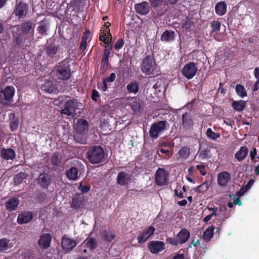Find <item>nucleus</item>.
<instances>
[{
  "label": "nucleus",
  "instance_id": "393cba45",
  "mask_svg": "<svg viewBox=\"0 0 259 259\" xmlns=\"http://www.w3.org/2000/svg\"><path fill=\"white\" fill-rule=\"evenodd\" d=\"M78 170L76 167H71L66 171V177L69 180L76 181L78 179Z\"/></svg>",
  "mask_w": 259,
  "mask_h": 259
},
{
  "label": "nucleus",
  "instance_id": "338daca9",
  "mask_svg": "<svg viewBox=\"0 0 259 259\" xmlns=\"http://www.w3.org/2000/svg\"><path fill=\"white\" fill-rule=\"evenodd\" d=\"M87 47V41L81 40L80 46H79L80 50L83 51L86 49Z\"/></svg>",
  "mask_w": 259,
  "mask_h": 259
},
{
  "label": "nucleus",
  "instance_id": "3c124183",
  "mask_svg": "<svg viewBox=\"0 0 259 259\" xmlns=\"http://www.w3.org/2000/svg\"><path fill=\"white\" fill-rule=\"evenodd\" d=\"M154 66H141L142 71L147 75H154Z\"/></svg>",
  "mask_w": 259,
  "mask_h": 259
},
{
  "label": "nucleus",
  "instance_id": "79ce46f5",
  "mask_svg": "<svg viewBox=\"0 0 259 259\" xmlns=\"http://www.w3.org/2000/svg\"><path fill=\"white\" fill-rule=\"evenodd\" d=\"M111 46L109 48H107V46H105L102 60V65H108V60L110 54V50H111Z\"/></svg>",
  "mask_w": 259,
  "mask_h": 259
},
{
  "label": "nucleus",
  "instance_id": "39448f33",
  "mask_svg": "<svg viewBox=\"0 0 259 259\" xmlns=\"http://www.w3.org/2000/svg\"><path fill=\"white\" fill-rule=\"evenodd\" d=\"M81 106L82 104L75 99L68 100L65 102L64 108L61 110V113L68 116L76 115L77 113L76 110Z\"/></svg>",
  "mask_w": 259,
  "mask_h": 259
},
{
  "label": "nucleus",
  "instance_id": "2f4dec72",
  "mask_svg": "<svg viewBox=\"0 0 259 259\" xmlns=\"http://www.w3.org/2000/svg\"><path fill=\"white\" fill-rule=\"evenodd\" d=\"M142 101L137 98H133L131 102V106L134 112H139L142 108Z\"/></svg>",
  "mask_w": 259,
  "mask_h": 259
},
{
  "label": "nucleus",
  "instance_id": "c03bdc74",
  "mask_svg": "<svg viewBox=\"0 0 259 259\" xmlns=\"http://www.w3.org/2000/svg\"><path fill=\"white\" fill-rule=\"evenodd\" d=\"M82 204V199L78 196H75L72 198L71 206L73 208L78 209L80 207Z\"/></svg>",
  "mask_w": 259,
  "mask_h": 259
},
{
  "label": "nucleus",
  "instance_id": "e433bc0d",
  "mask_svg": "<svg viewBox=\"0 0 259 259\" xmlns=\"http://www.w3.org/2000/svg\"><path fill=\"white\" fill-rule=\"evenodd\" d=\"M233 58V53L230 50H226L224 53L221 56L220 59L224 61V64H229V60Z\"/></svg>",
  "mask_w": 259,
  "mask_h": 259
},
{
  "label": "nucleus",
  "instance_id": "412c9836",
  "mask_svg": "<svg viewBox=\"0 0 259 259\" xmlns=\"http://www.w3.org/2000/svg\"><path fill=\"white\" fill-rule=\"evenodd\" d=\"M33 215L30 211H25L20 213L17 217V222L19 224L28 223L32 219Z\"/></svg>",
  "mask_w": 259,
  "mask_h": 259
},
{
  "label": "nucleus",
  "instance_id": "f8f14e48",
  "mask_svg": "<svg viewBox=\"0 0 259 259\" xmlns=\"http://www.w3.org/2000/svg\"><path fill=\"white\" fill-rule=\"evenodd\" d=\"M28 10V6L27 4L20 2L16 6L14 10V13L19 19L23 18L26 15Z\"/></svg>",
  "mask_w": 259,
  "mask_h": 259
},
{
  "label": "nucleus",
  "instance_id": "864d4df0",
  "mask_svg": "<svg viewBox=\"0 0 259 259\" xmlns=\"http://www.w3.org/2000/svg\"><path fill=\"white\" fill-rule=\"evenodd\" d=\"M37 30L42 35H47L46 24L42 21L40 22L39 25L37 27Z\"/></svg>",
  "mask_w": 259,
  "mask_h": 259
},
{
  "label": "nucleus",
  "instance_id": "f704fd0d",
  "mask_svg": "<svg viewBox=\"0 0 259 259\" xmlns=\"http://www.w3.org/2000/svg\"><path fill=\"white\" fill-rule=\"evenodd\" d=\"M179 158L186 159L190 155V149L187 146L182 147L178 152Z\"/></svg>",
  "mask_w": 259,
  "mask_h": 259
},
{
  "label": "nucleus",
  "instance_id": "4c0bfd02",
  "mask_svg": "<svg viewBox=\"0 0 259 259\" xmlns=\"http://www.w3.org/2000/svg\"><path fill=\"white\" fill-rule=\"evenodd\" d=\"M214 228L212 226L208 227L204 232L203 237L204 240L206 241H209L213 235V231Z\"/></svg>",
  "mask_w": 259,
  "mask_h": 259
},
{
  "label": "nucleus",
  "instance_id": "f257e3e1",
  "mask_svg": "<svg viewBox=\"0 0 259 259\" xmlns=\"http://www.w3.org/2000/svg\"><path fill=\"white\" fill-rule=\"evenodd\" d=\"M75 129L76 132L74 136L75 140L80 144H85L87 139L84 135L89 130L88 122L84 119H78L75 125Z\"/></svg>",
  "mask_w": 259,
  "mask_h": 259
},
{
  "label": "nucleus",
  "instance_id": "9b49d317",
  "mask_svg": "<svg viewBox=\"0 0 259 259\" xmlns=\"http://www.w3.org/2000/svg\"><path fill=\"white\" fill-rule=\"evenodd\" d=\"M182 126L187 131L191 130L194 125V121L192 115L190 113L186 112L182 116Z\"/></svg>",
  "mask_w": 259,
  "mask_h": 259
},
{
  "label": "nucleus",
  "instance_id": "4be33fe9",
  "mask_svg": "<svg viewBox=\"0 0 259 259\" xmlns=\"http://www.w3.org/2000/svg\"><path fill=\"white\" fill-rule=\"evenodd\" d=\"M230 179V174L225 171L218 175L217 182L220 186H225L227 185Z\"/></svg>",
  "mask_w": 259,
  "mask_h": 259
},
{
  "label": "nucleus",
  "instance_id": "052dcab7",
  "mask_svg": "<svg viewBox=\"0 0 259 259\" xmlns=\"http://www.w3.org/2000/svg\"><path fill=\"white\" fill-rule=\"evenodd\" d=\"M99 97V92L95 89L92 91V99L94 101H97L98 98Z\"/></svg>",
  "mask_w": 259,
  "mask_h": 259
},
{
  "label": "nucleus",
  "instance_id": "cd10ccee",
  "mask_svg": "<svg viewBox=\"0 0 259 259\" xmlns=\"http://www.w3.org/2000/svg\"><path fill=\"white\" fill-rule=\"evenodd\" d=\"M233 108L237 111H242L246 106V102L243 100L234 101L231 104Z\"/></svg>",
  "mask_w": 259,
  "mask_h": 259
},
{
  "label": "nucleus",
  "instance_id": "a878e982",
  "mask_svg": "<svg viewBox=\"0 0 259 259\" xmlns=\"http://www.w3.org/2000/svg\"><path fill=\"white\" fill-rule=\"evenodd\" d=\"M175 38V33L174 31L169 30H165L161 36V41L169 42L174 40Z\"/></svg>",
  "mask_w": 259,
  "mask_h": 259
},
{
  "label": "nucleus",
  "instance_id": "4468645a",
  "mask_svg": "<svg viewBox=\"0 0 259 259\" xmlns=\"http://www.w3.org/2000/svg\"><path fill=\"white\" fill-rule=\"evenodd\" d=\"M69 66H67L66 67H65V66H59L57 72L59 79L64 80L69 78L71 74Z\"/></svg>",
  "mask_w": 259,
  "mask_h": 259
},
{
  "label": "nucleus",
  "instance_id": "dca6fc26",
  "mask_svg": "<svg viewBox=\"0 0 259 259\" xmlns=\"http://www.w3.org/2000/svg\"><path fill=\"white\" fill-rule=\"evenodd\" d=\"M20 29L24 35H26L28 33H32L33 34L34 26L33 25V23L30 20L25 21L20 25Z\"/></svg>",
  "mask_w": 259,
  "mask_h": 259
},
{
  "label": "nucleus",
  "instance_id": "72a5a7b5",
  "mask_svg": "<svg viewBox=\"0 0 259 259\" xmlns=\"http://www.w3.org/2000/svg\"><path fill=\"white\" fill-rule=\"evenodd\" d=\"M115 235L110 230H104L102 232V240L107 241L111 242L114 238Z\"/></svg>",
  "mask_w": 259,
  "mask_h": 259
},
{
  "label": "nucleus",
  "instance_id": "aec40b11",
  "mask_svg": "<svg viewBox=\"0 0 259 259\" xmlns=\"http://www.w3.org/2000/svg\"><path fill=\"white\" fill-rule=\"evenodd\" d=\"M1 156L4 159L13 160L16 157V153L14 150L12 148H3L1 151Z\"/></svg>",
  "mask_w": 259,
  "mask_h": 259
},
{
  "label": "nucleus",
  "instance_id": "bb28decb",
  "mask_svg": "<svg viewBox=\"0 0 259 259\" xmlns=\"http://www.w3.org/2000/svg\"><path fill=\"white\" fill-rule=\"evenodd\" d=\"M9 117L11 120L9 123L11 131L12 132L15 131L18 127L19 118L16 117L14 113H10L9 114Z\"/></svg>",
  "mask_w": 259,
  "mask_h": 259
},
{
  "label": "nucleus",
  "instance_id": "680f3d73",
  "mask_svg": "<svg viewBox=\"0 0 259 259\" xmlns=\"http://www.w3.org/2000/svg\"><path fill=\"white\" fill-rule=\"evenodd\" d=\"M196 168L199 170L200 173L202 176H205L206 175V172L205 171V166L204 165H196Z\"/></svg>",
  "mask_w": 259,
  "mask_h": 259
},
{
  "label": "nucleus",
  "instance_id": "2eb2a0df",
  "mask_svg": "<svg viewBox=\"0 0 259 259\" xmlns=\"http://www.w3.org/2000/svg\"><path fill=\"white\" fill-rule=\"evenodd\" d=\"M136 12L141 15H145L150 11V7L148 2H143L135 5Z\"/></svg>",
  "mask_w": 259,
  "mask_h": 259
},
{
  "label": "nucleus",
  "instance_id": "a18cd8bd",
  "mask_svg": "<svg viewBox=\"0 0 259 259\" xmlns=\"http://www.w3.org/2000/svg\"><path fill=\"white\" fill-rule=\"evenodd\" d=\"M99 39L100 41L106 44V46H107V48H109L110 47L109 45L111 42L112 38L109 37H106L105 33L101 32L99 37Z\"/></svg>",
  "mask_w": 259,
  "mask_h": 259
},
{
  "label": "nucleus",
  "instance_id": "f03ea898",
  "mask_svg": "<svg viewBox=\"0 0 259 259\" xmlns=\"http://www.w3.org/2000/svg\"><path fill=\"white\" fill-rule=\"evenodd\" d=\"M104 156V149L100 146H93L87 152V158L92 164L101 162Z\"/></svg>",
  "mask_w": 259,
  "mask_h": 259
},
{
  "label": "nucleus",
  "instance_id": "c85d7f7f",
  "mask_svg": "<svg viewBox=\"0 0 259 259\" xmlns=\"http://www.w3.org/2000/svg\"><path fill=\"white\" fill-rule=\"evenodd\" d=\"M61 160V156L57 152L54 153L51 158L52 168L56 170L58 168V166H59Z\"/></svg>",
  "mask_w": 259,
  "mask_h": 259
},
{
  "label": "nucleus",
  "instance_id": "de8ad7c7",
  "mask_svg": "<svg viewBox=\"0 0 259 259\" xmlns=\"http://www.w3.org/2000/svg\"><path fill=\"white\" fill-rule=\"evenodd\" d=\"M58 48L54 45H50L46 48L47 54L50 57L54 56L57 52Z\"/></svg>",
  "mask_w": 259,
  "mask_h": 259
},
{
  "label": "nucleus",
  "instance_id": "5701e85b",
  "mask_svg": "<svg viewBox=\"0 0 259 259\" xmlns=\"http://www.w3.org/2000/svg\"><path fill=\"white\" fill-rule=\"evenodd\" d=\"M248 153V149L246 146H242L235 153V157L239 162L243 160Z\"/></svg>",
  "mask_w": 259,
  "mask_h": 259
},
{
  "label": "nucleus",
  "instance_id": "4d7b16f0",
  "mask_svg": "<svg viewBox=\"0 0 259 259\" xmlns=\"http://www.w3.org/2000/svg\"><path fill=\"white\" fill-rule=\"evenodd\" d=\"M208 151L206 149L202 150L199 154V157L201 159H204L209 157Z\"/></svg>",
  "mask_w": 259,
  "mask_h": 259
},
{
  "label": "nucleus",
  "instance_id": "b1692460",
  "mask_svg": "<svg viewBox=\"0 0 259 259\" xmlns=\"http://www.w3.org/2000/svg\"><path fill=\"white\" fill-rule=\"evenodd\" d=\"M18 198L14 197L10 199L5 203L6 209L9 211H12L16 209L19 204Z\"/></svg>",
  "mask_w": 259,
  "mask_h": 259
},
{
  "label": "nucleus",
  "instance_id": "7c9ffc66",
  "mask_svg": "<svg viewBox=\"0 0 259 259\" xmlns=\"http://www.w3.org/2000/svg\"><path fill=\"white\" fill-rule=\"evenodd\" d=\"M42 89L46 92L52 93L56 91V87L53 81L47 80L42 85Z\"/></svg>",
  "mask_w": 259,
  "mask_h": 259
},
{
  "label": "nucleus",
  "instance_id": "0eeeda50",
  "mask_svg": "<svg viewBox=\"0 0 259 259\" xmlns=\"http://www.w3.org/2000/svg\"><path fill=\"white\" fill-rule=\"evenodd\" d=\"M76 245L77 242L76 241L69 238L66 235H64L62 237L61 245L64 252L68 253L71 251Z\"/></svg>",
  "mask_w": 259,
  "mask_h": 259
},
{
  "label": "nucleus",
  "instance_id": "5fc2aeb1",
  "mask_svg": "<svg viewBox=\"0 0 259 259\" xmlns=\"http://www.w3.org/2000/svg\"><path fill=\"white\" fill-rule=\"evenodd\" d=\"M250 159L253 162H255V158H257V159H259V157L258 156H256V155H257V150L254 147H253L252 148V149L250 150Z\"/></svg>",
  "mask_w": 259,
  "mask_h": 259
},
{
  "label": "nucleus",
  "instance_id": "13d9d810",
  "mask_svg": "<svg viewBox=\"0 0 259 259\" xmlns=\"http://www.w3.org/2000/svg\"><path fill=\"white\" fill-rule=\"evenodd\" d=\"M166 241L172 245H177L179 244L178 240L175 238L168 237L166 239Z\"/></svg>",
  "mask_w": 259,
  "mask_h": 259
},
{
  "label": "nucleus",
  "instance_id": "6e6552de",
  "mask_svg": "<svg viewBox=\"0 0 259 259\" xmlns=\"http://www.w3.org/2000/svg\"><path fill=\"white\" fill-rule=\"evenodd\" d=\"M148 248L150 252L157 254L165 249V243L161 241H151L148 243Z\"/></svg>",
  "mask_w": 259,
  "mask_h": 259
},
{
  "label": "nucleus",
  "instance_id": "c756f323",
  "mask_svg": "<svg viewBox=\"0 0 259 259\" xmlns=\"http://www.w3.org/2000/svg\"><path fill=\"white\" fill-rule=\"evenodd\" d=\"M215 13L219 16L224 15L227 11V6L224 2H219L215 7Z\"/></svg>",
  "mask_w": 259,
  "mask_h": 259
},
{
  "label": "nucleus",
  "instance_id": "a211bd4d",
  "mask_svg": "<svg viewBox=\"0 0 259 259\" xmlns=\"http://www.w3.org/2000/svg\"><path fill=\"white\" fill-rule=\"evenodd\" d=\"M131 179L130 176L124 171H120L117 177V183L121 186L128 184Z\"/></svg>",
  "mask_w": 259,
  "mask_h": 259
},
{
  "label": "nucleus",
  "instance_id": "37998d69",
  "mask_svg": "<svg viewBox=\"0 0 259 259\" xmlns=\"http://www.w3.org/2000/svg\"><path fill=\"white\" fill-rule=\"evenodd\" d=\"M235 91L237 94L242 98L247 96L246 91L244 86L241 84H237L235 87Z\"/></svg>",
  "mask_w": 259,
  "mask_h": 259
},
{
  "label": "nucleus",
  "instance_id": "9d476101",
  "mask_svg": "<svg viewBox=\"0 0 259 259\" xmlns=\"http://www.w3.org/2000/svg\"><path fill=\"white\" fill-rule=\"evenodd\" d=\"M155 231V228L153 226L148 227L145 231L140 233L137 237L138 243H143L145 242Z\"/></svg>",
  "mask_w": 259,
  "mask_h": 259
},
{
  "label": "nucleus",
  "instance_id": "1a4fd4ad",
  "mask_svg": "<svg viewBox=\"0 0 259 259\" xmlns=\"http://www.w3.org/2000/svg\"><path fill=\"white\" fill-rule=\"evenodd\" d=\"M40 186L43 189H47L52 183L51 176L47 172L40 173L37 179Z\"/></svg>",
  "mask_w": 259,
  "mask_h": 259
},
{
  "label": "nucleus",
  "instance_id": "473e14b6",
  "mask_svg": "<svg viewBox=\"0 0 259 259\" xmlns=\"http://www.w3.org/2000/svg\"><path fill=\"white\" fill-rule=\"evenodd\" d=\"M126 89L129 93L137 94L139 90V84L136 81H132L126 85Z\"/></svg>",
  "mask_w": 259,
  "mask_h": 259
},
{
  "label": "nucleus",
  "instance_id": "c9c22d12",
  "mask_svg": "<svg viewBox=\"0 0 259 259\" xmlns=\"http://www.w3.org/2000/svg\"><path fill=\"white\" fill-rule=\"evenodd\" d=\"M194 26V22L189 17H186L185 22L182 25V28L183 31H189L191 28Z\"/></svg>",
  "mask_w": 259,
  "mask_h": 259
},
{
  "label": "nucleus",
  "instance_id": "ddd939ff",
  "mask_svg": "<svg viewBox=\"0 0 259 259\" xmlns=\"http://www.w3.org/2000/svg\"><path fill=\"white\" fill-rule=\"evenodd\" d=\"M51 240V235L48 233H44L38 240V245L41 249L48 248L50 246Z\"/></svg>",
  "mask_w": 259,
  "mask_h": 259
},
{
  "label": "nucleus",
  "instance_id": "a19ab883",
  "mask_svg": "<svg viewBox=\"0 0 259 259\" xmlns=\"http://www.w3.org/2000/svg\"><path fill=\"white\" fill-rule=\"evenodd\" d=\"M84 243H85V246L90 249H94L97 246V242L96 239L93 238H87L84 241Z\"/></svg>",
  "mask_w": 259,
  "mask_h": 259
},
{
  "label": "nucleus",
  "instance_id": "774afa93",
  "mask_svg": "<svg viewBox=\"0 0 259 259\" xmlns=\"http://www.w3.org/2000/svg\"><path fill=\"white\" fill-rule=\"evenodd\" d=\"M247 191H245V188L242 187L240 190L236 193V195L238 197L242 196Z\"/></svg>",
  "mask_w": 259,
  "mask_h": 259
},
{
  "label": "nucleus",
  "instance_id": "bf43d9fd",
  "mask_svg": "<svg viewBox=\"0 0 259 259\" xmlns=\"http://www.w3.org/2000/svg\"><path fill=\"white\" fill-rule=\"evenodd\" d=\"M150 3L153 7H158L162 5L163 0H150Z\"/></svg>",
  "mask_w": 259,
  "mask_h": 259
},
{
  "label": "nucleus",
  "instance_id": "e2e57ef3",
  "mask_svg": "<svg viewBox=\"0 0 259 259\" xmlns=\"http://www.w3.org/2000/svg\"><path fill=\"white\" fill-rule=\"evenodd\" d=\"M116 78V75L114 73H112L110 74V76L108 77L105 78V79L108 82H113L115 80Z\"/></svg>",
  "mask_w": 259,
  "mask_h": 259
},
{
  "label": "nucleus",
  "instance_id": "423d86ee",
  "mask_svg": "<svg viewBox=\"0 0 259 259\" xmlns=\"http://www.w3.org/2000/svg\"><path fill=\"white\" fill-rule=\"evenodd\" d=\"M168 174L162 168H158L155 173V183L158 186H162L167 184Z\"/></svg>",
  "mask_w": 259,
  "mask_h": 259
},
{
  "label": "nucleus",
  "instance_id": "ea45409f",
  "mask_svg": "<svg viewBox=\"0 0 259 259\" xmlns=\"http://www.w3.org/2000/svg\"><path fill=\"white\" fill-rule=\"evenodd\" d=\"M27 174L24 172H20L16 175L14 178V182L15 185H19L22 183L23 180L26 179Z\"/></svg>",
  "mask_w": 259,
  "mask_h": 259
},
{
  "label": "nucleus",
  "instance_id": "49530a36",
  "mask_svg": "<svg viewBox=\"0 0 259 259\" xmlns=\"http://www.w3.org/2000/svg\"><path fill=\"white\" fill-rule=\"evenodd\" d=\"M206 135L208 139L215 140L220 137V135L218 133H214L211 128H208L206 130Z\"/></svg>",
  "mask_w": 259,
  "mask_h": 259
},
{
  "label": "nucleus",
  "instance_id": "09e8293b",
  "mask_svg": "<svg viewBox=\"0 0 259 259\" xmlns=\"http://www.w3.org/2000/svg\"><path fill=\"white\" fill-rule=\"evenodd\" d=\"M154 60L153 54L152 53L147 54L143 60L142 65H152Z\"/></svg>",
  "mask_w": 259,
  "mask_h": 259
},
{
  "label": "nucleus",
  "instance_id": "69168bd1",
  "mask_svg": "<svg viewBox=\"0 0 259 259\" xmlns=\"http://www.w3.org/2000/svg\"><path fill=\"white\" fill-rule=\"evenodd\" d=\"M105 79L103 80V84L102 85L101 87H98L99 89L102 90L103 91L105 92L107 91L108 89V85Z\"/></svg>",
  "mask_w": 259,
  "mask_h": 259
},
{
  "label": "nucleus",
  "instance_id": "58836bf2",
  "mask_svg": "<svg viewBox=\"0 0 259 259\" xmlns=\"http://www.w3.org/2000/svg\"><path fill=\"white\" fill-rule=\"evenodd\" d=\"M10 240L6 238L0 239V251H4L11 247Z\"/></svg>",
  "mask_w": 259,
  "mask_h": 259
},
{
  "label": "nucleus",
  "instance_id": "6e6d98bb",
  "mask_svg": "<svg viewBox=\"0 0 259 259\" xmlns=\"http://www.w3.org/2000/svg\"><path fill=\"white\" fill-rule=\"evenodd\" d=\"M124 45V40L122 38L118 39L114 45V48L116 50L121 49Z\"/></svg>",
  "mask_w": 259,
  "mask_h": 259
},
{
  "label": "nucleus",
  "instance_id": "6ab92c4d",
  "mask_svg": "<svg viewBox=\"0 0 259 259\" xmlns=\"http://www.w3.org/2000/svg\"><path fill=\"white\" fill-rule=\"evenodd\" d=\"M190 236L189 231L186 229H183L177 235L176 238L179 244H183L186 242Z\"/></svg>",
  "mask_w": 259,
  "mask_h": 259
},
{
  "label": "nucleus",
  "instance_id": "0e129e2a",
  "mask_svg": "<svg viewBox=\"0 0 259 259\" xmlns=\"http://www.w3.org/2000/svg\"><path fill=\"white\" fill-rule=\"evenodd\" d=\"M254 182V181L253 179H250L248 182L247 184L244 187H243L245 188V191H247L250 188V187L252 186Z\"/></svg>",
  "mask_w": 259,
  "mask_h": 259
},
{
  "label": "nucleus",
  "instance_id": "8fccbe9b",
  "mask_svg": "<svg viewBox=\"0 0 259 259\" xmlns=\"http://www.w3.org/2000/svg\"><path fill=\"white\" fill-rule=\"evenodd\" d=\"M208 188V184L207 182H204L202 184L197 186L194 189V191L197 193H203L207 190Z\"/></svg>",
  "mask_w": 259,
  "mask_h": 259
},
{
  "label": "nucleus",
  "instance_id": "f3484780",
  "mask_svg": "<svg viewBox=\"0 0 259 259\" xmlns=\"http://www.w3.org/2000/svg\"><path fill=\"white\" fill-rule=\"evenodd\" d=\"M196 66H184L183 69V74L187 79L192 78L197 71Z\"/></svg>",
  "mask_w": 259,
  "mask_h": 259
},
{
  "label": "nucleus",
  "instance_id": "603ef678",
  "mask_svg": "<svg viewBox=\"0 0 259 259\" xmlns=\"http://www.w3.org/2000/svg\"><path fill=\"white\" fill-rule=\"evenodd\" d=\"M211 33L217 32L220 31L221 26V23L218 21H213L210 23Z\"/></svg>",
  "mask_w": 259,
  "mask_h": 259
},
{
  "label": "nucleus",
  "instance_id": "20e7f679",
  "mask_svg": "<svg viewBox=\"0 0 259 259\" xmlns=\"http://www.w3.org/2000/svg\"><path fill=\"white\" fill-rule=\"evenodd\" d=\"M15 93V89L12 85H8L0 91V104L3 105L10 104Z\"/></svg>",
  "mask_w": 259,
  "mask_h": 259
},
{
  "label": "nucleus",
  "instance_id": "7ed1b4c3",
  "mask_svg": "<svg viewBox=\"0 0 259 259\" xmlns=\"http://www.w3.org/2000/svg\"><path fill=\"white\" fill-rule=\"evenodd\" d=\"M169 126L168 123L166 120H160L154 122L149 130V136L151 138H157L159 134L166 130Z\"/></svg>",
  "mask_w": 259,
  "mask_h": 259
}]
</instances>
